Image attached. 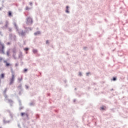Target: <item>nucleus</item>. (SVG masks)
I'll use <instances>...</instances> for the list:
<instances>
[{
    "label": "nucleus",
    "mask_w": 128,
    "mask_h": 128,
    "mask_svg": "<svg viewBox=\"0 0 128 128\" xmlns=\"http://www.w3.org/2000/svg\"><path fill=\"white\" fill-rule=\"evenodd\" d=\"M9 36H10V38H12V34H10Z\"/></svg>",
    "instance_id": "obj_27"
},
{
    "label": "nucleus",
    "mask_w": 128,
    "mask_h": 128,
    "mask_svg": "<svg viewBox=\"0 0 128 128\" xmlns=\"http://www.w3.org/2000/svg\"><path fill=\"white\" fill-rule=\"evenodd\" d=\"M8 21L6 20V24L3 26L4 28H8Z\"/></svg>",
    "instance_id": "obj_9"
},
{
    "label": "nucleus",
    "mask_w": 128,
    "mask_h": 128,
    "mask_svg": "<svg viewBox=\"0 0 128 128\" xmlns=\"http://www.w3.org/2000/svg\"><path fill=\"white\" fill-rule=\"evenodd\" d=\"M8 16H12V11L10 10L8 12Z\"/></svg>",
    "instance_id": "obj_13"
},
{
    "label": "nucleus",
    "mask_w": 128,
    "mask_h": 128,
    "mask_svg": "<svg viewBox=\"0 0 128 128\" xmlns=\"http://www.w3.org/2000/svg\"><path fill=\"white\" fill-rule=\"evenodd\" d=\"M22 108H24V106H20V110H22Z\"/></svg>",
    "instance_id": "obj_38"
},
{
    "label": "nucleus",
    "mask_w": 128,
    "mask_h": 128,
    "mask_svg": "<svg viewBox=\"0 0 128 128\" xmlns=\"http://www.w3.org/2000/svg\"><path fill=\"white\" fill-rule=\"evenodd\" d=\"M15 64H18V63H16Z\"/></svg>",
    "instance_id": "obj_56"
},
{
    "label": "nucleus",
    "mask_w": 128,
    "mask_h": 128,
    "mask_svg": "<svg viewBox=\"0 0 128 128\" xmlns=\"http://www.w3.org/2000/svg\"><path fill=\"white\" fill-rule=\"evenodd\" d=\"M13 58H14V60H16V57L14 56V54H13Z\"/></svg>",
    "instance_id": "obj_31"
},
{
    "label": "nucleus",
    "mask_w": 128,
    "mask_h": 128,
    "mask_svg": "<svg viewBox=\"0 0 128 128\" xmlns=\"http://www.w3.org/2000/svg\"><path fill=\"white\" fill-rule=\"evenodd\" d=\"M28 71V69H24V72H27Z\"/></svg>",
    "instance_id": "obj_41"
},
{
    "label": "nucleus",
    "mask_w": 128,
    "mask_h": 128,
    "mask_svg": "<svg viewBox=\"0 0 128 128\" xmlns=\"http://www.w3.org/2000/svg\"><path fill=\"white\" fill-rule=\"evenodd\" d=\"M21 116H25L26 118H28V113L26 112H22L20 114Z\"/></svg>",
    "instance_id": "obj_6"
},
{
    "label": "nucleus",
    "mask_w": 128,
    "mask_h": 128,
    "mask_svg": "<svg viewBox=\"0 0 128 128\" xmlns=\"http://www.w3.org/2000/svg\"><path fill=\"white\" fill-rule=\"evenodd\" d=\"M97 24H102V21H98Z\"/></svg>",
    "instance_id": "obj_28"
},
{
    "label": "nucleus",
    "mask_w": 128,
    "mask_h": 128,
    "mask_svg": "<svg viewBox=\"0 0 128 128\" xmlns=\"http://www.w3.org/2000/svg\"><path fill=\"white\" fill-rule=\"evenodd\" d=\"M4 62L6 64H10V63L8 62V60H4Z\"/></svg>",
    "instance_id": "obj_14"
},
{
    "label": "nucleus",
    "mask_w": 128,
    "mask_h": 128,
    "mask_svg": "<svg viewBox=\"0 0 128 128\" xmlns=\"http://www.w3.org/2000/svg\"><path fill=\"white\" fill-rule=\"evenodd\" d=\"M50 44V41L48 40H46V44Z\"/></svg>",
    "instance_id": "obj_25"
},
{
    "label": "nucleus",
    "mask_w": 128,
    "mask_h": 128,
    "mask_svg": "<svg viewBox=\"0 0 128 128\" xmlns=\"http://www.w3.org/2000/svg\"><path fill=\"white\" fill-rule=\"evenodd\" d=\"M68 8H70V6H66V10H65L66 14H70V10H68Z\"/></svg>",
    "instance_id": "obj_8"
},
{
    "label": "nucleus",
    "mask_w": 128,
    "mask_h": 128,
    "mask_svg": "<svg viewBox=\"0 0 128 128\" xmlns=\"http://www.w3.org/2000/svg\"><path fill=\"white\" fill-rule=\"evenodd\" d=\"M20 94V92H19Z\"/></svg>",
    "instance_id": "obj_62"
},
{
    "label": "nucleus",
    "mask_w": 128,
    "mask_h": 128,
    "mask_svg": "<svg viewBox=\"0 0 128 128\" xmlns=\"http://www.w3.org/2000/svg\"><path fill=\"white\" fill-rule=\"evenodd\" d=\"M0 76L1 78H4V74H1V76Z\"/></svg>",
    "instance_id": "obj_21"
},
{
    "label": "nucleus",
    "mask_w": 128,
    "mask_h": 128,
    "mask_svg": "<svg viewBox=\"0 0 128 128\" xmlns=\"http://www.w3.org/2000/svg\"><path fill=\"white\" fill-rule=\"evenodd\" d=\"M30 6H32V2H30Z\"/></svg>",
    "instance_id": "obj_39"
},
{
    "label": "nucleus",
    "mask_w": 128,
    "mask_h": 128,
    "mask_svg": "<svg viewBox=\"0 0 128 128\" xmlns=\"http://www.w3.org/2000/svg\"><path fill=\"white\" fill-rule=\"evenodd\" d=\"M6 66H10V64H6Z\"/></svg>",
    "instance_id": "obj_49"
},
{
    "label": "nucleus",
    "mask_w": 128,
    "mask_h": 128,
    "mask_svg": "<svg viewBox=\"0 0 128 128\" xmlns=\"http://www.w3.org/2000/svg\"><path fill=\"white\" fill-rule=\"evenodd\" d=\"M4 60V58L0 57V62H2Z\"/></svg>",
    "instance_id": "obj_26"
},
{
    "label": "nucleus",
    "mask_w": 128,
    "mask_h": 128,
    "mask_svg": "<svg viewBox=\"0 0 128 128\" xmlns=\"http://www.w3.org/2000/svg\"><path fill=\"white\" fill-rule=\"evenodd\" d=\"M30 106H32V103H30Z\"/></svg>",
    "instance_id": "obj_51"
},
{
    "label": "nucleus",
    "mask_w": 128,
    "mask_h": 128,
    "mask_svg": "<svg viewBox=\"0 0 128 128\" xmlns=\"http://www.w3.org/2000/svg\"><path fill=\"white\" fill-rule=\"evenodd\" d=\"M6 44H8V46H10V42H7Z\"/></svg>",
    "instance_id": "obj_32"
},
{
    "label": "nucleus",
    "mask_w": 128,
    "mask_h": 128,
    "mask_svg": "<svg viewBox=\"0 0 128 128\" xmlns=\"http://www.w3.org/2000/svg\"><path fill=\"white\" fill-rule=\"evenodd\" d=\"M102 56H104V54H102Z\"/></svg>",
    "instance_id": "obj_60"
},
{
    "label": "nucleus",
    "mask_w": 128,
    "mask_h": 128,
    "mask_svg": "<svg viewBox=\"0 0 128 128\" xmlns=\"http://www.w3.org/2000/svg\"><path fill=\"white\" fill-rule=\"evenodd\" d=\"M9 0V2H12V0Z\"/></svg>",
    "instance_id": "obj_58"
},
{
    "label": "nucleus",
    "mask_w": 128,
    "mask_h": 128,
    "mask_svg": "<svg viewBox=\"0 0 128 128\" xmlns=\"http://www.w3.org/2000/svg\"><path fill=\"white\" fill-rule=\"evenodd\" d=\"M0 128H2L0 126Z\"/></svg>",
    "instance_id": "obj_63"
},
{
    "label": "nucleus",
    "mask_w": 128,
    "mask_h": 128,
    "mask_svg": "<svg viewBox=\"0 0 128 128\" xmlns=\"http://www.w3.org/2000/svg\"><path fill=\"white\" fill-rule=\"evenodd\" d=\"M86 74L87 76H88V75L90 74V72L86 73Z\"/></svg>",
    "instance_id": "obj_37"
},
{
    "label": "nucleus",
    "mask_w": 128,
    "mask_h": 128,
    "mask_svg": "<svg viewBox=\"0 0 128 128\" xmlns=\"http://www.w3.org/2000/svg\"><path fill=\"white\" fill-rule=\"evenodd\" d=\"M104 20H105L106 22H108V20L106 19H104Z\"/></svg>",
    "instance_id": "obj_43"
},
{
    "label": "nucleus",
    "mask_w": 128,
    "mask_h": 128,
    "mask_svg": "<svg viewBox=\"0 0 128 128\" xmlns=\"http://www.w3.org/2000/svg\"><path fill=\"white\" fill-rule=\"evenodd\" d=\"M6 54L8 56H10V50H7Z\"/></svg>",
    "instance_id": "obj_20"
},
{
    "label": "nucleus",
    "mask_w": 128,
    "mask_h": 128,
    "mask_svg": "<svg viewBox=\"0 0 128 128\" xmlns=\"http://www.w3.org/2000/svg\"><path fill=\"white\" fill-rule=\"evenodd\" d=\"M22 84H20L19 86H18V88H20V90H22Z\"/></svg>",
    "instance_id": "obj_24"
},
{
    "label": "nucleus",
    "mask_w": 128,
    "mask_h": 128,
    "mask_svg": "<svg viewBox=\"0 0 128 128\" xmlns=\"http://www.w3.org/2000/svg\"><path fill=\"white\" fill-rule=\"evenodd\" d=\"M108 58H109L108 57L106 58V60H108Z\"/></svg>",
    "instance_id": "obj_50"
},
{
    "label": "nucleus",
    "mask_w": 128,
    "mask_h": 128,
    "mask_svg": "<svg viewBox=\"0 0 128 128\" xmlns=\"http://www.w3.org/2000/svg\"><path fill=\"white\" fill-rule=\"evenodd\" d=\"M8 102L9 104H10V106H12V104H14V102H12V100H9V99L8 100Z\"/></svg>",
    "instance_id": "obj_15"
},
{
    "label": "nucleus",
    "mask_w": 128,
    "mask_h": 128,
    "mask_svg": "<svg viewBox=\"0 0 128 128\" xmlns=\"http://www.w3.org/2000/svg\"><path fill=\"white\" fill-rule=\"evenodd\" d=\"M24 44H26V41H24Z\"/></svg>",
    "instance_id": "obj_52"
},
{
    "label": "nucleus",
    "mask_w": 128,
    "mask_h": 128,
    "mask_svg": "<svg viewBox=\"0 0 128 128\" xmlns=\"http://www.w3.org/2000/svg\"><path fill=\"white\" fill-rule=\"evenodd\" d=\"M18 82H20L22 80V77H21V78H18Z\"/></svg>",
    "instance_id": "obj_19"
},
{
    "label": "nucleus",
    "mask_w": 128,
    "mask_h": 128,
    "mask_svg": "<svg viewBox=\"0 0 128 128\" xmlns=\"http://www.w3.org/2000/svg\"><path fill=\"white\" fill-rule=\"evenodd\" d=\"M0 34H2V32L0 31Z\"/></svg>",
    "instance_id": "obj_57"
},
{
    "label": "nucleus",
    "mask_w": 128,
    "mask_h": 128,
    "mask_svg": "<svg viewBox=\"0 0 128 128\" xmlns=\"http://www.w3.org/2000/svg\"><path fill=\"white\" fill-rule=\"evenodd\" d=\"M4 0H2V4H4Z\"/></svg>",
    "instance_id": "obj_42"
},
{
    "label": "nucleus",
    "mask_w": 128,
    "mask_h": 128,
    "mask_svg": "<svg viewBox=\"0 0 128 128\" xmlns=\"http://www.w3.org/2000/svg\"><path fill=\"white\" fill-rule=\"evenodd\" d=\"M26 54H28V52H26Z\"/></svg>",
    "instance_id": "obj_64"
},
{
    "label": "nucleus",
    "mask_w": 128,
    "mask_h": 128,
    "mask_svg": "<svg viewBox=\"0 0 128 128\" xmlns=\"http://www.w3.org/2000/svg\"><path fill=\"white\" fill-rule=\"evenodd\" d=\"M4 96H5L6 98H8V96H6V95Z\"/></svg>",
    "instance_id": "obj_44"
},
{
    "label": "nucleus",
    "mask_w": 128,
    "mask_h": 128,
    "mask_svg": "<svg viewBox=\"0 0 128 128\" xmlns=\"http://www.w3.org/2000/svg\"><path fill=\"white\" fill-rule=\"evenodd\" d=\"M18 128H21L20 126V124H18Z\"/></svg>",
    "instance_id": "obj_45"
},
{
    "label": "nucleus",
    "mask_w": 128,
    "mask_h": 128,
    "mask_svg": "<svg viewBox=\"0 0 128 128\" xmlns=\"http://www.w3.org/2000/svg\"><path fill=\"white\" fill-rule=\"evenodd\" d=\"M8 30H9V32H12V28H9Z\"/></svg>",
    "instance_id": "obj_30"
},
{
    "label": "nucleus",
    "mask_w": 128,
    "mask_h": 128,
    "mask_svg": "<svg viewBox=\"0 0 128 128\" xmlns=\"http://www.w3.org/2000/svg\"><path fill=\"white\" fill-rule=\"evenodd\" d=\"M83 50H88V47L87 46L83 47Z\"/></svg>",
    "instance_id": "obj_23"
},
{
    "label": "nucleus",
    "mask_w": 128,
    "mask_h": 128,
    "mask_svg": "<svg viewBox=\"0 0 128 128\" xmlns=\"http://www.w3.org/2000/svg\"><path fill=\"white\" fill-rule=\"evenodd\" d=\"M112 80H116V78H114L112 79Z\"/></svg>",
    "instance_id": "obj_34"
},
{
    "label": "nucleus",
    "mask_w": 128,
    "mask_h": 128,
    "mask_svg": "<svg viewBox=\"0 0 128 128\" xmlns=\"http://www.w3.org/2000/svg\"><path fill=\"white\" fill-rule=\"evenodd\" d=\"M17 32H18V34H20L22 36H26V32H24V30H22L21 31V32H20V30H18V31H17Z\"/></svg>",
    "instance_id": "obj_4"
},
{
    "label": "nucleus",
    "mask_w": 128,
    "mask_h": 128,
    "mask_svg": "<svg viewBox=\"0 0 128 128\" xmlns=\"http://www.w3.org/2000/svg\"><path fill=\"white\" fill-rule=\"evenodd\" d=\"M24 28L25 30H24V32H25V34L28 32V30H32V28L30 27H24Z\"/></svg>",
    "instance_id": "obj_5"
},
{
    "label": "nucleus",
    "mask_w": 128,
    "mask_h": 128,
    "mask_svg": "<svg viewBox=\"0 0 128 128\" xmlns=\"http://www.w3.org/2000/svg\"><path fill=\"white\" fill-rule=\"evenodd\" d=\"M16 40V36L14 38V40Z\"/></svg>",
    "instance_id": "obj_55"
},
{
    "label": "nucleus",
    "mask_w": 128,
    "mask_h": 128,
    "mask_svg": "<svg viewBox=\"0 0 128 128\" xmlns=\"http://www.w3.org/2000/svg\"><path fill=\"white\" fill-rule=\"evenodd\" d=\"M2 6H4V4H2Z\"/></svg>",
    "instance_id": "obj_59"
},
{
    "label": "nucleus",
    "mask_w": 128,
    "mask_h": 128,
    "mask_svg": "<svg viewBox=\"0 0 128 128\" xmlns=\"http://www.w3.org/2000/svg\"><path fill=\"white\" fill-rule=\"evenodd\" d=\"M3 122L4 124H8V122H10V120L6 121V120L4 119Z\"/></svg>",
    "instance_id": "obj_16"
},
{
    "label": "nucleus",
    "mask_w": 128,
    "mask_h": 128,
    "mask_svg": "<svg viewBox=\"0 0 128 128\" xmlns=\"http://www.w3.org/2000/svg\"><path fill=\"white\" fill-rule=\"evenodd\" d=\"M12 78L10 79V82L9 83V86H12L14 82V80H16V77L14 76V71H12Z\"/></svg>",
    "instance_id": "obj_1"
},
{
    "label": "nucleus",
    "mask_w": 128,
    "mask_h": 128,
    "mask_svg": "<svg viewBox=\"0 0 128 128\" xmlns=\"http://www.w3.org/2000/svg\"><path fill=\"white\" fill-rule=\"evenodd\" d=\"M76 100V99H74V102H75Z\"/></svg>",
    "instance_id": "obj_53"
},
{
    "label": "nucleus",
    "mask_w": 128,
    "mask_h": 128,
    "mask_svg": "<svg viewBox=\"0 0 128 128\" xmlns=\"http://www.w3.org/2000/svg\"><path fill=\"white\" fill-rule=\"evenodd\" d=\"M3 8L2 7H0V10H2V9Z\"/></svg>",
    "instance_id": "obj_46"
},
{
    "label": "nucleus",
    "mask_w": 128,
    "mask_h": 128,
    "mask_svg": "<svg viewBox=\"0 0 128 128\" xmlns=\"http://www.w3.org/2000/svg\"><path fill=\"white\" fill-rule=\"evenodd\" d=\"M8 90V88H6L4 92V94H6V92Z\"/></svg>",
    "instance_id": "obj_22"
},
{
    "label": "nucleus",
    "mask_w": 128,
    "mask_h": 128,
    "mask_svg": "<svg viewBox=\"0 0 128 128\" xmlns=\"http://www.w3.org/2000/svg\"><path fill=\"white\" fill-rule=\"evenodd\" d=\"M42 34L40 31H36L34 33V36H38V34Z\"/></svg>",
    "instance_id": "obj_10"
},
{
    "label": "nucleus",
    "mask_w": 128,
    "mask_h": 128,
    "mask_svg": "<svg viewBox=\"0 0 128 128\" xmlns=\"http://www.w3.org/2000/svg\"><path fill=\"white\" fill-rule=\"evenodd\" d=\"M12 52L13 54H16V48H14L12 50Z\"/></svg>",
    "instance_id": "obj_17"
},
{
    "label": "nucleus",
    "mask_w": 128,
    "mask_h": 128,
    "mask_svg": "<svg viewBox=\"0 0 128 128\" xmlns=\"http://www.w3.org/2000/svg\"><path fill=\"white\" fill-rule=\"evenodd\" d=\"M19 104L20 106H22V102H20V100H19Z\"/></svg>",
    "instance_id": "obj_36"
},
{
    "label": "nucleus",
    "mask_w": 128,
    "mask_h": 128,
    "mask_svg": "<svg viewBox=\"0 0 128 128\" xmlns=\"http://www.w3.org/2000/svg\"><path fill=\"white\" fill-rule=\"evenodd\" d=\"M79 76H82V72H79Z\"/></svg>",
    "instance_id": "obj_33"
},
{
    "label": "nucleus",
    "mask_w": 128,
    "mask_h": 128,
    "mask_svg": "<svg viewBox=\"0 0 128 128\" xmlns=\"http://www.w3.org/2000/svg\"><path fill=\"white\" fill-rule=\"evenodd\" d=\"M22 52H20L18 55V58H20V60H22Z\"/></svg>",
    "instance_id": "obj_11"
},
{
    "label": "nucleus",
    "mask_w": 128,
    "mask_h": 128,
    "mask_svg": "<svg viewBox=\"0 0 128 128\" xmlns=\"http://www.w3.org/2000/svg\"><path fill=\"white\" fill-rule=\"evenodd\" d=\"M92 36V34H89L88 36Z\"/></svg>",
    "instance_id": "obj_54"
},
{
    "label": "nucleus",
    "mask_w": 128,
    "mask_h": 128,
    "mask_svg": "<svg viewBox=\"0 0 128 128\" xmlns=\"http://www.w3.org/2000/svg\"><path fill=\"white\" fill-rule=\"evenodd\" d=\"M10 116H11L12 118V114H10Z\"/></svg>",
    "instance_id": "obj_48"
},
{
    "label": "nucleus",
    "mask_w": 128,
    "mask_h": 128,
    "mask_svg": "<svg viewBox=\"0 0 128 128\" xmlns=\"http://www.w3.org/2000/svg\"><path fill=\"white\" fill-rule=\"evenodd\" d=\"M30 10V8H28V6H26V10Z\"/></svg>",
    "instance_id": "obj_29"
},
{
    "label": "nucleus",
    "mask_w": 128,
    "mask_h": 128,
    "mask_svg": "<svg viewBox=\"0 0 128 128\" xmlns=\"http://www.w3.org/2000/svg\"><path fill=\"white\" fill-rule=\"evenodd\" d=\"M25 86H26V90H28V86L27 85H25Z\"/></svg>",
    "instance_id": "obj_35"
},
{
    "label": "nucleus",
    "mask_w": 128,
    "mask_h": 128,
    "mask_svg": "<svg viewBox=\"0 0 128 128\" xmlns=\"http://www.w3.org/2000/svg\"><path fill=\"white\" fill-rule=\"evenodd\" d=\"M32 52L33 54H38V51L36 49H33Z\"/></svg>",
    "instance_id": "obj_12"
},
{
    "label": "nucleus",
    "mask_w": 128,
    "mask_h": 128,
    "mask_svg": "<svg viewBox=\"0 0 128 128\" xmlns=\"http://www.w3.org/2000/svg\"><path fill=\"white\" fill-rule=\"evenodd\" d=\"M92 50H94V48H92Z\"/></svg>",
    "instance_id": "obj_61"
},
{
    "label": "nucleus",
    "mask_w": 128,
    "mask_h": 128,
    "mask_svg": "<svg viewBox=\"0 0 128 128\" xmlns=\"http://www.w3.org/2000/svg\"><path fill=\"white\" fill-rule=\"evenodd\" d=\"M4 44H2L0 41V54H5L4 52Z\"/></svg>",
    "instance_id": "obj_2"
},
{
    "label": "nucleus",
    "mask_w": 128,
    "mask_h": 128,
    "mask_svg": "<svg viewBox=\"0 0 128 128\" xmlns=\"http://www.w3.org/2000/svg\"><path fill=\"white\" fill-rule=\"evenodd\" d=\"M4 24V23L2 22V21H0V24Z\"/></svg>",
    "instance_id": "obj_40"
},
{
    "label": "nucleus",
    "mask_w": 128,
    "mask_h": 128,
    "mask_svg": "<svg viewBox=\"0 0 128 128\" xmlns=\"http://www.w3.org/2000/svg\"><path fill=\"white\" fill-rule=\"evenodd\" d=\"M32 22H34L32 21V18L30 17H28L26 18V24H27V26L32 24Z\"/></svg>",
    "instance_id": "obj_3"
},
{
    "label": "nucleus",
    "mask_w": 128,
    "mask_h": 128,
    "mask_svg": "<svg viewBox=\"0 0 128 128\" xmlns=\"http://www.w3.org/2000/svg\"><path fill=\"white\" fill-rule=\"evenodd\" d=\"M30 50V48H28V47H26L25 48H24V50H25V52H28V50Z\"/></svg>",
    "instance_id": "obj_18"
},
{
    "label": "nucleus",
    "mask_w": 128,
    "mask_h": 128,
    "mask_svg": "<svg viewBox=\"0 0 128 128\" xmlns=\"http://www.w3.org/2000/svg\"><path fill=\"white\" fill-rule=\"evenodd\" d=\"M102 110H104V107L101 108Z\"/></svg>",
    "instance_id": "obj_47"
},
{
    "label": "nucleus",
    "mask_w": 128,
    "mask_h": 128,
    "mask_svg": "<svg viewBox=\"0 0 128 128\" xmlns=\"http://www.w3.org/2000/svg\"><path fill=\"white\" fill-rule=\"evenodd\" d=\"M14 28H15L16 31L18 32V25H16V23L14 22Z\"/></svg>",
    "instance_id": "obj_7"
}]
</instances>
